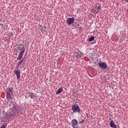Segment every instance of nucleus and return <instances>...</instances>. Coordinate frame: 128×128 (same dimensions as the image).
<instances>
[{
    "instance_id": "obj_1",
    "label": "nucleus",
    "mask_w": 128,
    "mask_h": 128,
    "mask_svg": "<svg viewBox=\"0 0 128 128\" xmlns=\"http://www.w3.org/2000/svg\"><path fill=\"white\" fill-rule=\"evenodd\" d=\"M16 110H14L8 112L2 118V122H9L12 118H14V116H16Z\"/></svg>"
},
{
    "instance_id": "obj_2",
    "label": "nucleus",
    "mask_w": 128,
    "mask_h": 128,
    "mask_svg": "<svg viewBox=\"0 0 128 128\" xmlns=\"http://www.w3.org/2000/svg\"><path fill=\"white\" fill-rule=\"evenodd\" d=\"M6 98L9 100H14V88L10 87L7 88L6 92Z\"/></svg>"
},
{
    "instance_id": "obj_3",
    "label": "nucleus",
    "mask_w": 128,
    "mask_h": 128,
    "mask_svg": "<svg viewBox=\"0 0 128 128\" xmlns=\"http://www.w3.org/2000/svg\"><path fill=\"white\" fill-rule=\"evenodd\" d=\"M21 46L22 47H18V50H20V52L19 53L18 56H20V58H22L24 56V51L26 50V48H24V45H21Z\"/></svg>"
},
{
    "instance_id": "obj_4",
    "label": "nucleus",
    "mask_w": 128,
    "mask_h": 128,
    "mask_svg": "<svg viewBox=\"0 0 128 128\" xmlns=\"http://www.w3.org/2000/svg\"><path fill=\"white\" fill-rule=\"evenodd\" d=\"M71 124L73 128H78V122L76 119H74L72 120Z\"/></svg>"
},
{
    "instance_id": "obj_5",
    "label": "nucleus",
    "mask_w": 128,
    "mask_h": 128,
    "mask_svg": "<svg viewBox=\"0 0 128 128\" xmlns=\"http://www.w3.org/2000/svg\"><path fill=\"white\" fill-rule=\"evenodd\" d=\"M72 110L73 112H80V108L78 106L72 105Z\"/></svg>"
},
{
    "instance_id": "obj_6",
    "label": "nucleus",
    "mask_w": 128,
    "mask_h": 128,
    "mask_svg": "<svg viewBox=\"0 0 128 128\" xmlns=\"http://www.w3.org/2000/svg\"><path fill=\"white\" fill-rule=\"evenodd\" d=\"M66 22L68 26L72 24H74V18H68L66 20Z\"/></svg>"
},
{
    "instance_id": "obj_7",
    "label": "nucleus",
    "mask_w": 128,
    "mask_h": 128,
    "mask_svg": "<svg viewBox=\"0 0 128 128\" xmlns=\"http://www.w3.org/2000/svg\"><path fill=\"white\" fill-rule=\"evenodd\" d=\"M24 110V107L22 106H20L18 107L16 110H14L16 111V114H22V110Z\"/></svg>"
},
{
    "instance_id": "obj_8",
    "label": "nucleus",
    "mask_w": 128,
    "mask_h": 128,
    "mask_svg": "<svg viewBox=\"0 0 128 128\" xmlns=\"http://www.w3.org/2000/svg\"><path fill=\"white\" fill-rule=\"evenodd\" d=\"M99 66L101 68H102L106 69V68H108V66L106 65V64L104 62H100L99 63Z\"/></svg>"
},
{
    "instance_id": "obj_9",
    "label": "nucleus",
    "mask_w": 128,
    "mask_h": 128,
    "mask_svg": "<svg viewBox=\"0 0 128 128\" xmlns=\"http://www.w3.org/2000/svg\"><path fill=\"white\" fill-rule=\"evenodd\" d=\"M14 74H16L17 76V80H20V72L19 70H15L14 71Z\"/></svg>"
},
{
    "instance_id": "obj_10",
    "label": "nucleus",
    "mask_w": 128,
    "mask_h": 128,
    "mask_svg": "<svg viewBox=\"0 0 128 128\" xmlns=\"http://www.w3.org/2000/svg\"><path fill=\"white\" fill-rule=\"evenodd\" d=\"M28 94H29L30 96V98H32L33 100H34V98H36V96H34V94L32 92H29Z\"/></svg>"
},
{
    "instance_id": "obj_11",
    "label": "nucleus",
    "mask_w": 128,
    "mask_h": 128,
    "mask_svg": "<svg viewBox=\"0 0 128 128\" xmlns=\"http://www.w3.org/2000/svg\"><path fill=\"white\" fill-rule=\"evenodd\" d=\"M22 62H24V59L20 60L18 64H16V68H20V64H22Z\"/></svg>"
},
{
    "instance_id": "obj_12",
    "label": "nucleus",
    "mask_w": 128,
    "mask_h": 128,
    "mask_svg": "<svg viewBox=\"0 0 128 128\" xmlns=\"http://www.w3.org/2000/svg\"><path fill=\"white\" fill-rule=\"evenodd\" d=\"M64 90L62 89V88H60L56 92V94H60Z\"/></svg>"
},
{
    "instance_id": "obj_13",
    "label": "nucleus",
    "mask_w": 128,
    "mask_h": 128,
    "mask_svg": "<svg viewBox=\"0 0 128 128\" xmlns=\"http://www.w3.org/2000/svg\"><path fill=\"white\" fill-rule=\"evenodd\" d=\"M77 54L78 56H84V54H82V52L80 51H78L77 52Z\"/></svg>"
},
{
    "instance_id": "obj_14",
    "label": "nucleus",
    "mask_w": 128,
    "mask_h": 128,
    "mask_svg": "<svg viewBox=\"0 0 128 128\" xmlns=\"http://www.w3.org/2000/svg\"><path fill=\"white\" fill-rule=\"evenodd\" d=\"M94 40V36H92L90 38H88L89 42H92V40Z\"/></svg>"
},
{
    "instance_id": "obj_15",
    "label": "nucleus",
    "mask_w": 128,
    "mask_h": 128,
    "mask_svg": "<svg viewBox=\"0 0 128 128\" xmlns=\"http://www.w3.org/2000/svg\"><path fill=\"white\" fill-rule=\"evenodd\" d=\"M7 124H2L0 128H6Z\"/></svg>"
},
{
    "instance_id": "obj_16",
    "label": "nucleus",
    "mask_w": 128,
    "mask_h": 128,
    "mask_svg": "<svg viewBox=\"0 0 128 128\" xmlns=\"http://www.w3.org/2000/svg\"><path fill=\"white\" fill-rule=\"evenodd\" d=\"M85 122H86V120H82L81 122H80L79 124H84Z\"/></svg>"
},
{
    "instance_id": "obj_17",
    "label": "nucleus",
    "mask_w": 128,
    "mask_h": 128,
    "mask_svg": "<svg viewBox=\"0 0 128 128\" xmlns=\"http://www.w3.org/2000/svg\"><path fill=\"white\" fill-rule=\"evenodd\" d=\"M112 128H116V125L114 122H112Z\"/></svg>"
},
{
    "instance_id": "obj_18",
    "label": "nucleus",
    "mask_w": 128,
    "mask_h": 128,
    "mask_svg": "<svg viewBox=\"0 0 128 128\" xmlns=\"http://www.w3.org/2000/svg\"><path fill=\"white\" fill-rule=\"evenodd\" d=\"M22 58V57L18 56L17 58V60H20Z\"/></svg>"
},
{
    "instance_id": "obj_19",
    "label": "nucleus",
    "mask_w": 128,
    "mask_h": 128,
    "mask_svg": "<svg viewBox=\"0 0 128 128\" xmlns=\"http://www.w3.org/2000/svg\"><path fill=\"white\" fill-rule=\"evenodd\" d=\"M9 36H10V38H12V36H14V34L12 33H10L9 34Z\"/></svg>"
},
{
    "instance_id": "obj_20",
    "label": "nucleus",
    "mask_w": 128,
    "mask_h": 128,
    "mask_svg": "<svg viewBox=\"0 0 128 128\" xmlns=\"http://www.w3.org/2000/svg\"><path fill=\"white\" fill-rule=\"evenodd\" d=\"M6 114V111L4 110H3L2 112V116H4V114Z\"/></svg>"
},
{
    "instance_id": "obj_21",
    "label": "nucleus",
    "mask_w": 128,
    "mask_h": 128,
    "mask_svg": "<svg viewBox=\"0 0 128 128\" xmlns=\"http://www.w3.org/2000/svg\"><path fill=\"white\" fill-rule=\"evenodd\" d=\"M100 4H98V6L97 8V10H100Z\"/></svg>"
},
{
    "instance_id": "obj_22",
    "label": "nucleus",
    "mask_w": 128,
    "mask_h": 128,
    "mask_svg": "<svg viewBox=\"0 0 128 128\" xmlns=\"http://www.w3.org/2000/svg\"><path fill=\"white\" fill-rule=\"evenodd\" d=\"M110 128H112V120L110 121Z\"/></svg>"
},
{
    "instance_id": "obj_23",
    "label": "nucleus",
    "mask_w": 128,
    "mask_h": 128,
    "mask_svg": "<svg viewBox=\"0 0 128 128\" xmlns=\"http://www.w3.org/2000/svg\"><path fill=\"white\" fill-rule=\"evenodd\" d=\"M2 112V110H1L0 109V116H2V113L0 112Z\"/></svg>"
},
{
    "instance_id": "obj_24",
    "label": "nucleus",
    "mask_w": 128,
    "mask_h": 128,
    "mask_svg": "<svg viewBox=\"0 0 128 128\" xmlns=\"http://www.w3.org/2000/svg\"><path fill=\"white\" fill-rule=\"evenodd\" d=\"M126 2H128V0H126Z\"/></svg>"
},
{
    "instance_id": "obj_25",
    "label": "nucleus",
    "mask_w": 128,
    "mask_h": 128,
    "mask_svg": "<svg viewBox=\"0 0 128 128\" xmlns=\"http://www.w3.org/2000/svg\"><path fill=\"white\" fill-rule=\"evenodd\" d=\"M100 12V11L98 12Z\"/></svg>"
},
{
    "instance_id": "obj_26",
    "label": "nucleus",
    "mask_w": 128,
    "mask_h": 128,
    "mask_svg": "<svg viewBox=\"0 0 128 128\" xmlns=\"http://www.w3.org/2000/svg\"><path fill=\"white\" fill-rule=\"evenodd\" d=\"M14 106H12V108H14Z\"/></svg>"
},
{
    "instance_id": "obj_27",
    "label": "nucleus",
    "mask_w": 128,
    "mask_h": 128,
    "mask_svg": "<svg viewBox=\"0 0 128 128\" xmlns=\"http://www.w3.org/2000/svg\"><path fill=\"white\" fill-rule=\"evenodd\" d=\"M122 1L124 0H122Z\"/></svg>"
}]
</instances>
